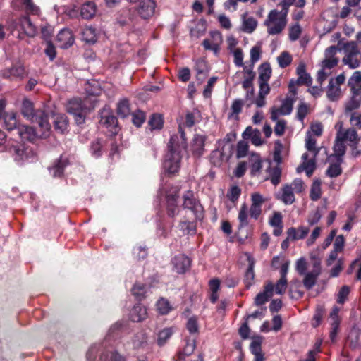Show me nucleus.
<instances>
[{"label": "nucleus", "mask_w": 361, "mask_h": 361, "mask_svg": "<svg viewBox=\"0 0 361 361\" xmlns=\"http://www.w3.org/2000/svg\"><path fill=\"white\" fill-rule=\"evenodd\" d=\"M178 130L180 135H173L171 137L168 152L163 164L165 171L170 174L176 173L179 171L183 152L187 147L185 133L180 126Z\"/></svg>", "instance_id": "nucleus-1"}, {"label": "nucleus", "mask_w": 361, "mask_h": 361, "mask_svg": "<svg viewBox=\"0 0 361 361\" xmlns=\"http://www.w3.org/2000/svg\"><path fill=\"white\" fill-rule=\"evenodd\" d=\"M21 114L27 120L37 123L45 132H49L51 125L48 115L41 109H35L33 102L27 98L22 102Z\"/></svg>", "instance_id": "nucleus-2"}, {"label": "nucleus", "mask_w": 361, "mask_h": 361, "mask_svg": "<svg viewBox=\"0 0 361 361\" xmlns=\"http://www.w3.org/2000/svg\"><path fill=\"white\" fill-rule=\"evenodd\" d=\"M338 50H343L345 56L343 63L351 69L358 68L361 65V47L355 41L344 42L341 39L338 42Z\"/></svg>", "instance_id": "nucleus-3"}, {"label": "nucleus", "mask_w": 361, "mask_h": 361, "mask_svg": "<svg viewBox=\"0 0 361 361\" xmlns=\"http://www.w3.org/2000/svg\"><path fill=\"white\" fill-rule=\"evenodd\" d=\"M8 150L13 157L14 161L18 165L21 166L37 160V154L34 149L23 144H11Z\"/></svg>", "instance_id": "nucleus-4"}, {"label": "nucleus", "mask_w": 361, "mask_h": 361, "mask_svg": "<svg viewBox=\"0 0 361 361\" xmlns=\"http://www.w3.org/2000/svg\"><path fill=\"white\" fill-rule=\"evenodd\" d=\"M90 98H85L82 101L80 98H73L70 99L67 104V111L73 114L75 117V121L78 125H81L85 123L86 110L94 109V106H87V103Z\"/></svg>", "instance_id": "nucleus-5"}, {"label": "nucleus", "mask_w": 361, "mask_h": 361, "mask_svg": "<svg viewBox=\"0 0 361 361\" xmlns=\"http://www.w3.org/2000/svg\"><path fill=\"white\" fill-rule=\"evenodd\" d=\"M288 20L283 19L278 14V10L272 9L264 21V25L267 27V33L269 35L280 34L286 27Z\"/></svg>", "instance_id": "nucleus-6"}, {"label": "nucleus", "mask_w": 361, "mask_h": 361, "mask_svg": "<svg viewBox=\"0 0 361 361\" xmlns=\"http://www.w3.org/2000/svg\"><path fill=\"white\" fill-rule=\"evenodd\" d=\"M183 208L192 211L196 219L202 220L204 217V209L199 201L195 198L193 192L191 190H188L183 195Z\"/></svg>", "instance_id": "nucleus-7"}, {"label": "nucleus", "mask_w": 361, "mask_h": 361, "mask_svg": "<svg viewBox=\"0 0 361 361\" xmlns=\"http://www.w3.org/2000/svg\"><path fill=\"white\" fill-rule=\"evenodd\" d=\"M296 100L293 95H286V97L282 99L281 105L280 108L273 106L270 110L271 116L270 118L273 121L278 120L280 115H289L291 114L293 108V104Z\"/></svg>", "instance_id": "nucleus-8"}, {"label": "nucleus", "mask_w": 361, "mask_h": 361, "mask_svg": "<svg viewBox=\"0 0 361 361\" xmlns=\"http://www.w3.org/2000/svg\"><path fill=\"white\" fill-rule=\"evenodd\" d=\"M336 135L338 139L343 142L349 141L350 142V145L352 147L353 155L354 157H357L361 154V147H358L359 139L357 137V133L354 128H348L343 132L339 130Z\"/></svg>", "instance_id": "nucleus-9"}, {"label": "nucleus", "mask_w": 361, "mask_h": 361, "mask_svg": "<svg viewBox=\"0 0 361 361\" xmlns=\"http://www.w3.org/2000/svg\"><path fill=\"white\" fill-rule=\"evenodd\" d=\"M40 128L41 133H37L36 130L30 126L25 125H18L16 128V133L19 135L22 140H27L33 142L37 137H45L48 135L49 132H45Z\"/></svg>", "instance_id": "nucleus-10"}, {"label": "nucleus", "mask_w": 361, "mask_h": 361, "mask_svg": "<svg viewBox=\"0 0 361 361\" xmlns=\"http://www.w3.org/2000/svg\"><path fill=\"white\" fill-rule=\"evenodd\" d=\"M6 102L0 100V124L4 126L8 130H15L18 128L16 114L13 112L5 111Z\"/></svg>", "instance_id": "nucleus-11"}, {"label": "nucleus", "mask_w": 361, "mask_h": 361, "mask_svg": "<svg viewBox=\"0 0 361 361\" xmlns=\"http://www.w3.org/2000/svg\"><path fill=\"white\" fill-rule=\"evenodd\" d=\"M137 3L136 11L141 18L147 20L154 15L157 7L155 0H139Z\"/></svg>", "instance_id": "nucleus-12"}, {"label": "nucleus", "mask_w": 361, "mask_h": 361, "mask_svg": "<svg viewBox=\"0 0 361 361\" xmlns=\"http://www.w3.org/2000/svg\"><path fill=\"white\" fill-rule=\"evenodd\" d=\"M173 270L179 274H184L191 266V259L184 254L176 255L171 260Z\"/></svg>", "instance_id": "nucleus-13"}, {"label": "nucleus", "mask_w": 361, "mask_h": 361, "mask_svg": "<svg viewBox=\"0 0 361 361\" xmlns=\"http://www.w3.org/2000/svg\"><path fill=\"white\" fill-rule=\"evenodd\" d=\"M251 207L250 209V214L252 218L257 219L262 212V206L265 202V199L263 196L258 193L255 192L251 195Z\"/></svg>", "instance_id": "nucleus-14"}, {"label": "nucleus", "mask_w": 361, "mask_h": 361, "mask_svg": "<svg viewBox=\"0 0 361 361\" xmlns=\"http://www.w3.org/2000/svg\"><path fill=\"white\" fill-rule=\"evenodd\" d=\"M58 45L61 49H68L74 43V37L69 29H62L57 35Z\"/></svg>", "instance_id": "nucleus-15"}, {"label": "nucleus", "mask_w": 361, "mask_h": 361, "mask_svg": "<svg viewBox=\"0 0 361 361\" xmlns=\"http://www.w3.org/2000/svg\"><path fill=\"white\" fill-rule=\"evenodd\" d=\"M242 136L244 140L250 139L252 143L255 146H260L263 143L260 130L257 128L253 129L251 126L245 128Z\"/></svg>", "instance_id": "nucleus-16"}, {"label": "nucleus", "mask_w": 361, "mask_h": 361, "mask_svg": "<svg viewBox=\"0 0 361 361\" xmlns=\"http://www.w3.org/2000/svg\"><path fill=\"white\" fill-rule=\"evenodd\" d=\"M178 193L177 191L173 193L167 195L166 196V209L167 214L170 217H174L178 214V207L177 205V200Z\"/></svg>", "instance_id": "nucleus-17"}, {"label": "nucleus", "mask_w": 361, "mask_h": 361, "mask_svg": "<svg viewBox=\"0 0 361 361\" xmlns=\"http://www.w3.org/2000/svg\"><path fill=\"white\" fill-rule=\"evenodd\" d=\"M262 336H257L252 339L250 343V349L252 354L255 356L254 361H263L264 359L262 350Z\"/></svg>", "instance_id": "nucleus-18"}, {"label": "nucleus", "mask_w": 361, "mask_h": 361, "mask_svg": "<svg viewBox=\"0 0 361 361\" xmlns=\"http://www.w3.org/2000/svg\"><path fill=\"white\" fill-rule=\"evenodd\" d=\"M206 137L201 135H195L192 139L191 145L192 152L194 156L200 157L204 152Z\"/></svg>", "instance_id": "nucleus-19"}, {"label": "nucleus", "mask_w": 361, "mask_h": 361, "mask_svg": "<svg viewBox=\"0 0 361 361\" xmlns=\"http://www.w3.org/2000/svg\"><path fill=\"white\" fill-rule=\"evenodd\" d=\"M346 147L344 142L338 139V136L336 137V141L334 145V154H331L328 159L331 161L332 158H335L336 161L343 162V157L345 154Z\"/></svg>", "instance_id": "nucleus-20"}, {"label": "nucleus", "mask_w": 361, "mask_h": 361, "mask_svg": "<svg viewBox=\"0 0 361 361\" xmlns=\"http://www.w3.org/2000/svg\"><path fill=\"white\" fill-rule=\"evenodd\" d=\"M25 74L24 67L21 65H14L12 67L4 70L2 75L5 78L14 80L17 78H23Z\"/></svg>", "instance_id": "nucleus-21"}, {"label": "nucleus", "mask_w": 361, "mask_h": 361, "mask_svg": "<svg viewBox=\"0 0 361 361\" xmlns=\"http://www.w3.org/2000/svg\"><path fill=\"white\" fill-rule=\"evenodd\" d=\"M274 291V285L269 282L264 286L263 292H261L255 297V303L256 305H262L266 303L272 296Z\"/></svg>", "instance_id": "nucleus-22"}, {"label": "nucleus", "mask_w": 361, "mask_h": 361, "mask_svg": "<svg viewBox=\"0 0 361 361\" xmlns=\"http://www.w3.org/2000/svg\"><path fill=\"white\" fill-rule=\"evenodd\" d=\"M247 256V260L248 262V267L247 268L245 274V283L247 288H250L252 283L253 280L255 279V272H254V267H255V259L253 257L249 254H246Z\"/></svg>", "instance_id": "nucleus-23"}, {"label": "nucleus", "mask_w": 361, "mask_h": 361, "mask_svg": "<svg viewBox=\"0 0 361 361\" xmlns=\"http://www.w3.org/2000/svg\"><path fill=\"white\" fill-rule=\"evenodd\" d=\"M320 274V267H314V269L311 271L305 274L303 285L307 290H310L316 284L317 279Z\"/></svg>", "instance_id": "nucleus-24"}, {"label": "nucleus", "mask_w": 361, "mask_h": 361, "mask_svg": "<svg viewBox=\"0 0 361 361\" xmlns=\"http://www.w3.org/2000/svg\"><path fill=\"white\" fill-rule=\"evenodd\" d=\"M296 73L298 76V85H310L312 83V78L306 72V66L304 63H300L296 69Z\"/></svg>", "instance_id": "nucleus-25"}, {"label": "nucleus", "mask_w": 361, "mask_h": 361, "mask_svg": "<svg viewBox=\"0 0 361 361\" xmlns=\"http://www.w3.org/2000/svg\"><path fill=\"white\" fill-rule=\"evenodd\" d=\"M100 123L106 127H115L117 126V118L110 113L109 109L104 108L100 112Z\"/></svg>", "instance_id": "nucleus-26"}, {"label": "nucleus", "mask_w": 361, "mask_h": 361, "mask_svg": "<svg viewBox=\"0 0 361 361\" xmlns=\"http://www.w3.org/2000/svg\"><path fill=\"white\" fill-rule=\"evenodd\" d=\"M12 5L16 8L24 6L26 12L32 14H37L39 8L34 4L32 0H13Z\"/></svg>", "instance_id": "nucleus-27"}, {"label": "nucleus", "mask_w": 361, "mask_h": 361, "mask_svg": "<svg viewBox=\"0 0 361 361\" xmlns=\"http://www.w3.org/2000/svg\"><path fill=\"white\" fill-rule=\"evenodd\" d=\"M147 316V309L140 305H135L130 311V319L133 322H139L145 319Z\"/></svg>", "instance_id": "nucleus-28"}, {"label": "nucleus", "mask_w": 361, "mask_h": 361, "mask_svg": "<svg viewBox=\"0 0 361 361\" xmlns=\"http://www.w3.org/2000/svg\"><path fill=\"white\" fill-rule=\"evenodd\" d=\"M20 23L25 33L29 37H34L37 33V28L32 24L27 16H23L20 18Z\"/></svg>", "instance_id": "nucleus-29"}, {"label": "nucleus", "mask_w": 361, "mask_h": 361, "mask_svg": "<svg viewBox=\"0 0 361 361\" xmlns=\"http://www.w3.org/2000/svg\"><path fill=\"white\" fill-rule=\"evenodd\" d=\"M69 164L68 159L64 156H61L57 162L51 169L54 177H60L63 173V170L66 166Z\"/></svg>", "instance_id": "nucleus-30"}, {"label": "nucleus", "mask_w": 361, "mask_h": 361, "mask_svg": "<svg viewBox=\"0 0 361 361\" xmlns=\"http://www.w3.org/2000/svg\"><path fill=\"white\" fill-rule=\"evenodd\" d=\"M195 68L197 72V80L202 83L209 73L206 62L202 59L197 60Z\"/></svg>", "instance_id": "nucleus-31"}, {"label": "nucleus", "mask_w": 361, "mask_h": 361, "mask_svg": "<svg viewBox=\"0 0 361 361\" xmlns=\"http://www.w3.org/2000/svg\"><path fill=\"white\" fill-rule=\"evenodd\" d=\"M82 39L87 43L94 44L97 40L96 29L92 26L86 27L81 32Z\"/></svg>", "instance_id": "nucleus-32"}, {"label": "nucleus", "mask_w": 361, "mask_h": 361, "mask_svg": "<svg viewBox=\"0 0 361 361\" xmlns=\"http://www.w3.org/2000/svg\"><path fill=\"white\" fill-rule=\"evenodd\" d=\"M242 18V30L250 34L253 32L257 26V21L255 18L253 17H247V13H245Z\"/></svg>", "instance_id": "nucleus-33"}, {"label": "nucleus", "mask_w": 361, "mask_h": 361, "mask_svg": "<svg viewBox=\"0 0 361 361\" xmlns=\"http://www.w3.org/2000/svg\"><path fill=\"white\" fill-rule=\"evenodd\" d=\"M279 199L285 204H291L295 202V195L293 193V190L292 186L289 185H286L282 188V194Z\"/></svg>", "instance_id": "nucleus-34"}, {"label": "nucleus", "mask_w": 361, "mask_h": 361, "mask_svg": "<svg viewBox=\"0 0 361 361\" xmlns=\"http://www.w3.org/2000/svg\"><path fill=\"white\" fill-rule=\"evenodd\" d=\"M96 9V5L94 2L87 1L81 7V16L84 19H90L95 15Z\"/></svg>", "instance_id": "nucleus-35"}, {"label": "nucleus", "mask_w": 361, "mask_h": 361, "mask_svg": "<svg viewBox=\"0 0 361 361\" xmlns=\"http://www.w3.org/2000/svg\"><path fill=\"white\" fill-rule=\"evenodd\" d=\"M326 95L329 99L331 101L337 100L341 95V88L334 84V80L333 78L329 80L326 90Z\"/></svg>", "instance_id": "nucleus-36"}, {"label": "nucleus", "mask_w": 361, "mask_h": 361, "mask_svg": "<svg viewBox=\"0 0 361 361\" xmlns=\"http://www.w3.org/2000/svg\"><path fill=\"white\" fill-rule=\"evenodd\" d=\"M271 75V68L269 63H263L259 67V82H268Z\"/></svg>", "instance_id": "nucleus-37"}, {"label": "nucleus", "mask_w": 361, "mask_h": 361, "mask_svg": "<svg viewBox=\"0 0 361 361\" xmlns=\"http://www.w3.org/2000/svg\"><path fill=\"white\" fill-rule=\"evenodd\" d=\"M117 114L122 118L130 115V103L127 99H123L119 101L117 104Z\"/></svg>", "instance_id": "nucleus-38"}, {"label": "nucleus", "mask_w": 361, "mask_h": 361, "mask_svg": "<svg viewBox=\"0 0 361 361\" xmlns=\"http://www.w3.org/2000/svg\"><path fill=\"white\" fill-rule=\"evenodd\" d=\"M54 129L60 133H63L68 127V121L64 115L56 116L54 120Z\"/></svg>", "instance_id": "nucleus-39"}, {"label": "nucleus", "mask_w": 361, "mask_h": 361, "mask_svg": "<svg viewBox=\"0 0 361 361\" xmlns=\"http://www.w3.org/2000/svg\"><path fill=\"white\" fill-rule=\"evenodd\" d=\"M315 158L314 156L312 159H308V154L304 153L302 156L303 165L305 166V171L307 176H311L315 169Z\"/></svg>", "instance_id": "nucleus-40"}, {"label": "nucleus", "mask_w": 361, "mask_h": 361, "mask_svg": "<svg viewBox=\"0 0 361 361\" xmlns=\"http://www.w3.org/2000/svg\"><path fill=\"white\" fill-rule=\"evenodd\" d=\"M134 348H144L147 344V336L143 331L137 332L133 338Z\"/></svg>", "instance_id": "nucleus-41"}, {"label": "nucleus", "mask_w": 361, "mask_h": 361, "mask_svg": "<svg viewBox=\"0 0 361 361\" xmlns=\"http://www.w3.org/2000/svg\"><path fill=\"white\" fill-rule=\"evenodd\" d=\"M104 142L99 139H97L91 142L90 151L92 157L94 158H99L102 156L104 151Z\"/></svg>", "instance_id": "nucleus-42"}, {"label": "nucleus", "mask_w": 361, "mask_h": 361, "mask_svg": "<svg viewBox=\"0 0 361 361\" xmlns=\"http://www.w3.org/2000/svg\"><path fill=\"white\" fill-rule=\"evenodd\" d=\"M267 172L269 175V180L271 183L274 185L276 186L279 184L281 181V169L279 166H274V167H269L267 169Z\"/></svg>", "instance_id": "nucleus-43"}, {"label": "nucleus", "mask_w": 361, "mask_h": 361, "mask_svg": "<svg viewBox=\"0 0 361 361\" xmlns=\"http://www.w3.org/2000/svg\"><path fill=\"white\" fill-rule=\"evenodd\" d=\"M305 148L307 151L312 152L314 157L317 156L320 150L319 148L316 147V140L312 137L310 132H307L306 135Z\"/></svg>", "instance_id": "nucleus-44"}, {"label": "nucleus", "mask_w": 361, "mask_h": 361, "mask_svg": "<svg viewBox=\"0 0 361 361\" xmlns=\"http://www.w3.org/2000/svg\"><path fill=\"white\" fill-rule=\"evenodd\" d=\"M131 291L136 300H142L145 297L147 286L141 283H136L132 288Z\"/></svg>", "instance_id": "nucleus-45"}, {"label": "nucleus", "mask_w": 361, "mask_h": 361, "mask_svg": "<svg viewBox=\"0 0 361 361\" xmlns=\"http://www.w3.org/2000/svg\"><path fill=\"white\" fill-rule=\"evenodd\" d=\"M342 162L336 161V163H331L326 171V175L330 178H336L342 173L341 164Z\"/></svg>", "instance_id": "nucleus-46"}, {"label": "nucleus", "mask_w": 361, "mask_h": 361, "mask_svg": "<svg viewBox=\"0 0 361 361\" xmlns=\"http://www.w3.org/2000/svg\"><path fill=\"white\" fill-rule=\"evenodd\" d=\"M179 227L184 234L192 235L196 233L197 226L193 221H181L179 224Z\"/></svg>", "instance_id": "nucleus-47"}, {"label": "nucleus", "mask_w": 361, "mask_h": 361, "mask_svg": "<svg viewBox=\"0 0 361 361\" xmlns=\"http://www.w3.org/2000/svg\"><path fill=\"white\" fill-rule=\"evenodd\" d=\"M262 160L259 155L254 154L251 158L250 173L255 176L257 175L262 169Z\"/></svg>", "instance_id": "nucleus-48"}, {"label": "nucleus", "mask_w": 361, "mask_h": 361, "mask_svg": "<svg viewBox=\"0 0 361 361\" xmlns=\"http://www.w3.org/2000/svg\"><path fill=\"white\" fill-rule=\"evenodd\" d=\"M195 348V341H187L185 346L178 353V359L180 360H184L186 356H189L192 354Z\"/></svg>", "instance_id": "nucleus-49"}, {"label": "nucleus", "mask_w": 361, "mask_h": 361, "mask_svg": "<svg viewBox=\"0 0 361 361\" xmlns=\"http://www.w3.org/2000/svg\"><path fill=\"white\" fill-rule=\"evenodd\" d=\"M321 181L319 180H314L311 190H310V198L313 201H317L321 197Z\"/></svg>", "instance_id": "nucleus-50"}, {"label": "nucleus", "mask_w": 361, "mask_h": 361, "mask_svg": "<svg viewBox=\"0 0 361 361\" xmlns=\"http://www.w3.org/2000/svg\"><path fill=\"white\" fill-rule=\"evenodd\" d=\"M361 104V96L352 95L350 101L345 104V112L357 109Z\"/></svg>", "instance_id": "nucleus-51"}, {"label": "nucleus", "mask_w": 361, "mask_h": 361, "mask_svg": "<svg viewBox=\"0 0 361 361\" xmlns=\"http://www.w3.org/2000/svg\"><path fill=\"white\" fill-rule=\"evenodd\" d=\"M149 125L152 130H159L163 127V119L160 114H153L149 120Z\"/></svg>", "instance_id": "nucleus-52"}, {"label": "nucleus", "mask_w": 361, "mask_h": 361, "mask_svg": "<svg viewBox=\"0 0 361 361\" xmlns=\"http://www.w3.org/2000/svg\"><path fill=\"white\" fill-rule=\"evenodd\" d=\"M157 309L159 314H166L171 310V306L167 300L161 298L157 302Z\"/></svg>", "instance_id": "nucleus-53"}, {"label": "nucleus", "mask_w": 361, "mask_h": 361, "mask_svg": "<svg viewBox=\"0 0 361 361\" xmlns=\"http://www.w3.org/2000/svg\"><path fill=\"white\" fill-rule=\"evenodd\" d=\"M277 61L279 67L284 68L292 62V56L288 51H283L278 57Z\"/></svg>", "instance_id": "nucleus-54"}, {"label": "nucleus", "mask_w": 361, "mask_h": 361, "mask_svg": "<svg viewBox=\"0 0 361 361\" xmlns=\"http://www.w3.org/2000/svg\"><path fill=\"white\" fill-rule=\"evenodd\" d=\"M238 220L240 221L239 227L243 228L248 224V215H247V208L245 204H243L239 211L238 214Z\"/></svg>", "instance_id": "nucleus-55"}, {"label": "nucleus", "mask_w": 361, "mask_h": 361, "mask_svg": "<svg viewBox=\"0 0 361 361\" xmlns=\"http://www.w3.org/2000/svg\"><path fill=\"white\" fill-rule=\"evenodd\" d=\"M173 334L172 329L166 328L159 331L158 334L157 343L159 346L164 345L166 341Z\"/></svg>", "instance_id": "nucleus-56"}, {"label": "nucleus", "mask_w": 361, "mask_h": 361, "mask_svg": "<svg viewBox=\"0 0 361 361\" xmlns=\"http://www.w3.org/2000/svg\"><path fill=\"white\" fill-rule=\"evenodd\" d=\"M283 149V145L281 142L280 140H277L274 143V161L276 162L278 164H281L282 161L281 158V152Z\"/></svg>", "instance_id": "nucleus-57"}, {"label": "nucleus", "mask_w": 361, "mask_h": 361, "mask_svg": "<svg viewBox=\"0 0 361 361\" xmlns=\"http://www.w3.org/2000/svg\"><path fill=\"white\" fill-rule=\"evenodd\" d=\"M248 151V144L245 140H240L237 145L236 156L238 158H243L247 155Z\"/></svg>", "instance_id": "nucleus-58"}, {"label": "nucleus", "mask_w": 361, "mask_h": 361, "mask_svg": "<svg viewBox=\"0 0 361 361\" xmlns=\"http://www.w3.org/2000/svg\"><path fill=\"white\" fill-rule=\"evenodd\" d=\"M302 29L298 23L292 25L289 29V39L290 41H296L301 34Z\"/></svg>", "instance_id": "nucleus-59"}, {"label": "nucleus", "mask_w": 361, "mask_h": 361, "mask_svg": "<svg viewBox=\"0 0 361 361\" xmlns=\"http://www.w3.org/2000/svg\"><path fill=\"white\" fill-rule=\"evenodd\" d=\"M240 194V188L237 185H234L231 188L226 196L232 202L235 203L238 200Z\"/></svg>", "instance_id": "nucleus-60"}, {"label": "nucleus", "mask_w": 361, "mask_h": 361, "mask_svg": "<svg viewBox=\"0 0 361 361\" xmlns=\"http://www.w3.org/2000/svg\"><path fill=\"white\" fill-rule=\"evenodd\" d=\"M145 120V113L142 111H136L132 114V121L135 126L140 127Z\"/></svg>", "instance_id": "nucleus-61"}, {"label": "nucleus", "mask_w": 361, "mask_h": 361, "mask_svg": "<svg viewBox=\"0 0 361 361\" xmlns=\"http://www.w3.org/2000/svg\"><path fill=\"white\" fill-rule=\"evenodd\" d=\"M288 286V281L287 279H280L274 286V290L276 294L282 295L286 292V290Z\"/></svg>", "instance_id": "nucleus-62"}, {"label": "nucleus", "mask_w": 361, "mask_h": 361, "mask_svg": "<svg viewBox=\"0 0 361 361\" xmlns=\"http://www.w3.org/2000/svg\"><path fill=\"white\" fill-rule=\"evenodd\" d=\"M321 218L322 214L319 209L317 208L316 210L310 213L307 218V222L310 226H314L320 221Z\"/></svg>", "instance_id": "nucleus-63"}, {"label": "nucleus", "mask_w": 361, "mask_h": 361, "mask_svg": "<svg viewBox=\"0 0 361 361\" xmlns=\"http://www.w3.org/2000/svg\"><path fill=\"white\" fill-rule=\"evenodd\" d=\"M187 329L190 334H197L199 331L197 319L195 317H190L186 324Z\"/></svg>", "instance_id": "nucleus-64"}]
</instances>
